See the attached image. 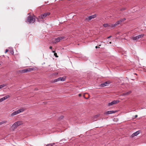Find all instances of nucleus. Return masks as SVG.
Returning <instances> with one entry per match:
<instances>
[{
  "mask_svg": "<svg viewBox=\"0 0 146 146\" xmlns=\"http://www.w3.org/2000/svg\"><path fill=\"white\" fill-rule=\"evenodd\" d=\"M25 110V109L23 108L16 110L12 112L11 114V116L13 117L14 116L24 111Z\"/></svg>",
  "mask_w": 146,
  "mask_h": 146,
  "instance_id": "1",
  "label": "nucleus"
},
{
  "mask_svg": "<svg viewBox=\"0 0 146 146\" xmlns=\"http://www.w3.org/2000/svg\"><path fill=\"white\" fill-rule=\"evenodd\" d=\"M34 70V68H26L23 70H19V72L20 73H23L31 71Z\"/></svg>",
  "mask_w": 146,
  "mask_h": 146,
  "instance_id": "2",
  "label": "nucleus"
},
{
  "mask_svg": "<svg viewBox=\"0 0 146 146\" xmlns=\"http://www.w3.org/2000/svg\"><path fill=\"white\" fill-rule=\"evenodd\" d=\"M35 21V17L29 16L27 18V22L33 23Z\"/></svg>",
  "mask_w": 146,
  "mask_h": 146,
  "instance_id": "3",
  "label": "nucleus"
},
{
  "mask_svg": "<svg viewBox=\"0 0 146 146\" xmlns=\"http://www.w3.org/2000/svg\"><path fill=\"white\" fill-rule=\"evenodd\" d=\"M144 35L143 34L139 35L136 36H133L131 38V39H132L134 40H137L139 39V38L143 37L144 36Z\"/></svg>",
  "mask_w": 146,
  "mask_h": 146,
  "instance_id": "4",
  "label": "nucleus"
},
{
  "mask_svg": "<svg viewBox=\"0 0 146 146\" xmlns=\"http://www.w3.org/2000/svg\"><path fill=\"white\" fill-rule=\"evenodd\" d=\"M64 38V36L56 38H55L52 41L53 42L56 43L59 42L61 40Z\"/></svg>",
  "mask_w": 146,
  "mask_h": 146,
  "instance_id": "5",
  "label": "nucleus"
},
{
  "mask_svg": "<svg viewBox=\"0 0 146 146\" xmlns=\"http://www.w3.org/2000/svg\"><path fill=\"white\" fill-rule=\"evenodd\" d=\"M50 14V13L48 12L42 15H41L39 16L40 19H43L45 18L47 16L49 15Z\"/></svg>",
  "mask_w": 146,
  "mask_h": 146,
  "instance_id": "6",
  "label": "nucleus"
},
{
  "mask_svg": "<svg viewBox=\"0 0 146 146\" xmlns=\"http://www.w3.org/2000/svg\"><path fill=\"white\" fill-rule=\"evenodd\" d=\"M119 102V101L118 100H114L110 103L108 104V106H110L114 104H115Z\"/></svg>",
  "mask_w": 146,
  "mask_h": 146,
  "instance_id": "7",
  "label": "nucleus"
},
{
  "mask_svg": "<svg viewBox=\"0 0 146 146\" xmlns=\"http://www.w3.org/2000/svg\"><path fill=\"white\" fill-rule=\"evenodd\" d=\"M121 23V21L120 20L116 22L114 24H111V27H115L116 25L120 24Z\"/></svg>",
  "mask_w": 146,
  "mask_h": 146,
  "instance_id": "8",
  "label": "nucleus"
},
{
  "mask_svg": "<svg viewBox=\"0 0 146 146\" xmlns=\"http://www.w3.org/2000/svg\"><path fill=\"white\" fill-rule=\"evenodd\" d=\"M115 111H106L104 113V114L107 115L115 113Z\"/></svg>",
  "mask_w": 146,
  "mask_h": 146,
  "instance_id": "9",
  "label": "nucleus"
},
{
  "mask_svg": "<svg viewBox=\"0 0 146 146\" xmlns=\"http://www.w3.org/2000/svg\"><path fill=\"white\" fill-rule=\"evenodd\" d=\"M96 17V16L95 15L90 16L88 17V19H87L89 20H90L92 19L95 18Z\"/></svg>",
  "mask_w": 146,
  "mask_h": 146,
  "instance_id": "10",
  "label": "nucleus"
},
{
  "mask_svg": "<svg viewBox=\"0 0 146 146\" xmlns=\"http://www.w3.org/2000/svg\"><path fill=\"white\" fill-rule=\"evenodd\" d=\"M15 123L17 124V125H18V126L23 124V122L21 121H17Z\"/></svg>",
  "mask_w": 146,
  "mask_h": 146,
  "instance_id": "11",
  "label": "nucleus"
},
{
  "mask_svg": "<svg viewBox=\"0 0 146 146\" xmlns=\"http://www.w3.org/2000/svg\"><path fill=\"white\" fill-rule=\"evenodd\" d=\"M139 133V131H137L134 133H133L131 137H133L135 136H136L138 135Z\"/></svg>",
  "mask_w": 146,
  "mask_h": 146,
  "instance_id": "12",
  "label": "nucleus"
},
{
  "mask_svg": "<svg viewBox=\"0 0 146 146\" xmlns=\"http://www.w3.org/2000/svg\"><path fill=\"white\" fill-rule=\"evenodd\" d=\"M109 84V83H108L107 82H106L104 83L101 84L100 85V86L102 87H104L105 86H107V85Z\"/></svg>",
  "mask_w": 146,
  "mask_h": 146,
  "instance_id": "13",
  "label": "nucleus"
},
{
  "mask_svg": "<svg viewBox=\"0 0 146 146\" xmlns=\"http://www.w3.org/2000/svg\"><path fill=\"white\" fill-rule=\"evenodd\" d=\"M18 126V125H17V124L15 122L13 125L12 126V127L13 129H15Z\"/></svg>",
  "mask_w": 146,
  "mask_h": 146,
  "instance_id": "14",
  "label": "nucleus"
},
{
  "mask_svg": "<svg viewBox=\"0 0 146 146\" xmlns=\"http://www.w3.org/2000/svg\"><path fill=\"white\" fill-rule=\"evenodd\" d=\"M111 24L110 25L108 24H103V25L104 27H111Z\"/></svg>",
  "mask_w": 146,
  "mask_h": 146,
  "instance_id": "15",
  "label": "nucleus"
},
{
  "mask_svg": "<svg viewBox=\"0 0 146 146\" xmlns=\"http://www.w3.org/2000/svg\"><path fill=\"white\" fill-rule=\"evenodd\" d=\"M131 93V91H129L126 93L123 94H122V96H125V95H129V94H130Z\"/></svg>",
  "mask_w": 146,
  "mask_h": 146,
  "instance_id": "16",
  "label": "nucleus"
},
{
  "mask_svg": "<svg viewBox=\"0 0 146 146\" xmlns=\"http://www.w3.org/2000/svg\"><path fill=\"white\" fill-rule=\"evenodd\" d=\"M7 85V84H4L0 85V89L6 86Z\"/></svg>",
  "mask_w": 146,
  "mask_h": 146,
  "instance_id": "17",
  "label": "nucleus"
},
{
  "mask_svg": "<svg viewBox=\"0 0 146 146\" xmlns=\"http://www.w3.org/2000/svg\"><path fill=\"white\" fill-rule=\"evenodd\" d=\"M61 81V77H60L57 79H56L55 80H54V82H58V81Z\"/></svg>",
  "mask_w": 146,
  "mask_h": 146,
  "instance_id": "18",
  "label": "nucleus"
},
{
  "mask_svg": "<svg viewBox=\"0 0 146 146\" xmlns=\"http://www.w3.org/2000/svg\"><path fill=\"white\" fill-rule=\"evenodd\" d=\"M7 121L6 120H4L1 122H0V125H2L4 123H7Z\"/></svg>",
  "mask_w": 146,
  "mask_h": 146,
  "instance_id": "19",
  "label": "nucleus"
},
{
  "mask_svg": "<svg viewBox=\"0 0 146 146\" xmlns=\"http://www.w3.org/2000/svg\"><path fill=\"white\" fill-rule=\"evenodd\" d=\"M10 96L9 95H7V96H6L4 97H3L4 99L5 100H6V99L9 98L10 97Z\"/></svg>",
  "mask_w": 146,
  "mask_h": 146,
  "instance_id": "20",
  "label": "nucleus"
},
{
  "mask_svg": "<svg viewBox=\"0 0 146 146\" xmlns=\"http://www.w3.org/2000/svg\"><path fill=\"white\" fill-rule=\"evenodd\" d=\"M100 116V115H95L94 117V121H96V119L97 118Z\"/></svg>",
  "mask_w": 146,
  "mask_h": 146,
  "instance_id": "21",
  "label": "nucleus"
},
{
  "mask_svg": "<svg viewBox=\"0 0 146 146\" xmlns=\"http://www.w3.org/2000/svg\"><path fill=\"white\" fill-rule=\"evenodd\" d=\"M61 81H64L65 80L66 78L65 77H61Z\"/></svg>",
  "mask_w": 146,
  "mask_h": 146,
  "instance_id": "22",
  "label": "nucleus"
},
{
  "mask_svg": "<svg viewBox=\"0 0 146 146\" xmlns=\"http://www.w3.org/2000/svg\"><path fill=\"white\" fill-rule=\"evenodd\" d=\"M54 143L50 144H48L46 146H52L53 145H54Z\"/></svg>",
  "mask_w": 146,
  "mask_h": 146,
  "instance_id": "23",
  "label": "nucleus"
},
{
  "mask_svg": "<svg viewBox=\"0 0 146 146\" xmlns=\"http://www.w3.org/2000/svg\"><path fill=\"white\" fill-rule=\"evenodd\" d=\"M4 100L3 98L0 99V103Z\"/></svg>",
  "mask_w": 146,
  "mask_h": 146,
  "instance_id": "24",
  "label": "nucleus"
},
{
  "mask_svg": "<svg viewBox=\"0 0 146 146\" xmlns=\"http://www.w3.org/2000/svg\"><path fill=\"white\" fill-rule=\"evenodd\" d=\"M125 19H125L124 18V19H121V20H120V21H121V23L122 22L124 21L125 20Z\"/></svg>",
  "mask_w": 146,
  "mask_h": 146,
  "instance_id": "25",
  "label": "nucleus"
},
{
  "mask_svg": "<svg viewBox=\"0 0 146 146\" xmlns=\"http://www.w3.org/2000/svg\"><path fill=\"white\" fill-rule=\"evenodd\" d=\"M88 94V96H89V95L88 94L85 93V94H84V97L85 98H86V99H88V98H89V97H88V98H85V94Z\"/></svg>",
  "mask_w": 146,
  "mask_h": 146,
  "instance_id": "26",
  "label": "nucleus"
},
{
  "mask_svg": "<svg viewBox=\"0 0 146 146\" xmlns=\"http://www.w3.org/2000/svg\"><path fill=\"white\" fill-rule=\"evenodd\" d=\"M54 55L56 56V57H58V56L57 55V54L56 53H55L54 54Z\"/></svg>",
  "mask_w": 146,
  "mask_h": 146,
  "instance_id": "27",
  "label": "nucleus"
},
{
  "mask_svg": "<svg viewBox=\"0 0 146 146\" xmlns=\"http://www.w3.org/2000/svg\"><path fill=\"white\" fill-rule=\"evenodd\" d=\"M8 50L7 49V50H6L5 51V53H7V52H8Z\"/></svg>",
  "mask_w": 146,
  "mask_h": 146,
  "instance_id": "28",
  "label": "nucleus"
},
{
  "mask_svg": "<svg viewBox=\"0 0 146 146\" xmlns=\"http://www.w3.org/2000/svg\"><path fill=\"white\" fill-rule=\"evenodd\" d=\"M49 48H50V49H52V46H50V47H49Z\"/></svg>",
  "mask_w": 146,
  "mask_h": 146,
  "instance_id": "29",
  "label": "nucleus"
},
{
  "mask_svg": "<svg viewBox=\"0 0 146 146\" xmlns=\"http://www.w3.org/2000/svg\"><path fill=\"white\" fill-rule=\"evenodd\" d=\"M79 96H80H80H81V94H79Z\"/></svg>",
  "mask_w": 146,
  "mask_h": 146,
  "instance_id": "30",
  "label": "nucleus"
},
{
  "mask_svg": "<svg viewBox=\"0 0 146 146\" xmlns=\"http://www.w3.org/2000/svg\"><path fill=\"white\" fill-rule=\"evenodd\" d=\"M135 117H137V115H136L135 116Z\"/></svg>",
  "mask_w": 146,
  "mask_h": 146,
  "instance_id": "31",
  "label": "nucleus"
},
{
  "mask_svg": "<svg viewBox=\"0 0 146 146\" xmlns=\"http://www.w3.org/2000/svg\"><path fill=\"white\" fill-rule=\"evenodd\" d=\"M111 37V36H109V37H108V38H110Z\"/></svg>",
  "mask_w": 146,
  "mask_h": 146,
  "instance_id": "32",
  "label": "nucleus"
},
{
  "mask_svg": "<svg viewBox=\"0 0 146 146\" xmlns=\"http://www.w3.org/2000/svg\"><path fill=\"white\" fill-rule=\"evenodd\" d=\"M96 48H98V46H96V47H95Z\"/></svg>",
  "mask_w": 146,
  "mask_h": 146,
  "instance_id": "33",
  "label": "nucleus"
},
{
  "mask_svg": "<svg viewBox=\"0 0 146 146\" xmlns=\"http://www.w3.org/2000/svg\"><path fill=\"white\" fill-rule=\"evenodd\" d=\"M111 42H110V44H111Z\"/></svg>",
  "mask_w": 146,
  "mask_h": 146,
  "instance_id": "34",
  "label": "nucleus"
},
{
  "mask_svg": "<svg viewBox=\"0 0 146 146\" xmlns=\"http://www.w3.org/2000/svg\"><path fill=\"white\" fill-rule=\"evenodd\" d=\"M53 52H54L55 51H52Z\"/></svg>",
  "mask_w": 146,
  "mask_h": 146,
  "instance_id": "35",
  "label": "nucleus"
},
{
  "mask_svg": "<svg viewBox=\"0 0 146 146\" xmlns=\"http://www.w3.org/2000/svg\"><path fill=\"white\" fill-rule=\"evenodd\" d=\"M135 74L136 75H137V74L136 73H135Z\"/></svg>",
  "mask_w": 146,
  "mask_h": 146,
  "instance_id": "36",
  "label": "nucleus"
},
{
  "mask_svg": "<svg viewBox=\"0 0 146 146\" xmlns=\"http://www.w3.org/2000/svg\"><path fill=\"white\" fill-rule=\"evenodd\" d=\"M57 74V73L56 74H55V75H56V74Z\"/></svg>",
  "mask_w": 146,
  "mask_h": 146,
  "instance_id": "37",
  "label": "nucleus"
}]
</instances>
